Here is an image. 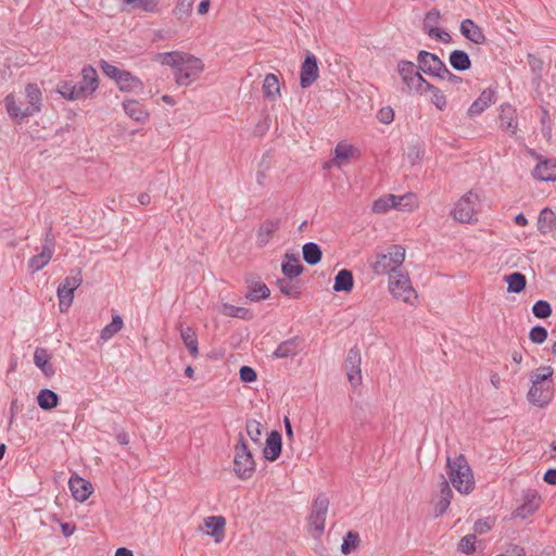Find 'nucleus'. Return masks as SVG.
<instances>
[{"label":"nucleus","instance_id":"nucleus-1","mask_svg":"<svg viewBox=\"0 0 556 556\" xmlns=\"http://www.w3.org/2000/svg\"><path fill=\"white\" fill-rule=\"evenodd\" d=\"M446 467L448 480L459 493L469 494L475 489L473 475L464 455L447 457Z\"/></svg>","mask_w":556,"mask_h":556},{"label":"nucleus","instance_id":"nucleus-2","mask_svg":"<svg viewBox=\"0 0 556 556\" xmlns=\"http://www.w3.org/2000/svg\"><path fill=\"white\" fill-rule=\"evenodd\" d=\"M405 260V249L402 245H393L388 253H378L371 263L374 273L380 275H395Z\"/></svg>","mask_w":556,"mask_h":556},{"label":"nucleus","instance_id":"nucleus-3","mask_svg":"<svg viewBox=\"0 0 556 556\" xmlns=\"http://www.w3.org/2000/svg\"><path fill=\"white\" fill-rule=\"evenodd\" d=\"M233 470L240 479H249L255 471V462L241 433L235 446Z\"/></svg>","mask_w":556,"mask_h":556},{"label":"nucleus","instance_id":"nucleus-4","mask_svg":"<svg viewBox=\"0 0 556 556\" xmlns=\"http://www.w3.org/2000/svg\"><path fill=\"white\" fill-rule=\"evenodd\" d=\"M202 71V61L186 53L175 71L176 83L180 86H188L199 77Z\"/></svg>","mask_w":556,"mask_h":556},{"label":"nucleus","instance_id":"nucleus-5","mask_svg":"<svg viewBox=\"0 0 556 556\" xmlns=\"http://www.w3.org/2000/svg\"><path fill=\"white\" fill-rule=\"evenodd\" d=\"M397 73L409 91L424 93L427 80L421 76L419 65L416 66L410 61L402 60L397 64Z\"/></svg>","mask_w":556,"mask_h":556},{"label":"nucleus","instance_id":"nucleus-6","mask_svg":"<svg viewBox=\"0 0 556 556\" xmlns=\"http://www.w3.org/2000/svg\"><path fill=\"white\" fill-rule=\"evenodd\" d=\"M389 290L396 300L413 304L417 293L407 274L396 273L389 276Z\"/></svg>","mask_w":556,"mask_h":556},{"label":"nucleus","instance_id":"nucleus-7","mask_svg":"<svg viewBox=\"0 0 556 556\" xmlns=\"http://www.w3.org/2000/svg\"><path fill=\"white\" fill-rule=\"evenodd\" d=\"M55 249V238L52 233V228L49 227L45 235V240L42 244V250L40 253L34 255L29 262L28 266L33 273H36L42 269L52 258Z\"/></svg>","mask_w":556,"mask_h":556},{"label":"nucleus","instance_id":"nucleus-8","mask_svg":"<svg viewBox=\"0 0 556 556\" xmlns=\"http://www.w3.org/2000/svg\"><path fill=\"white\" fill-rule=\"evenodd\" d=\"M329 500L325 494H319L313 505L308 517L309 526L320 535L325 530V520L328 513Z\"/></svg>","mask_w":556,"mask_h":556},{"label":"nucleus","instance_id":"nucleus-9","mask_svg":"<svg viewBox=\"0 0 556 556\" xmlns=\"http://www.w3.org/2000/svg\"><path fill=\"white\" fill-rule=\"evenodd\" d=\"M417 61L419 70L428 75L439 77L441 73H445V63L434 53L421 50L418 53Z\"/></svg>","mask_w":556,"mask_h":556},{"label":"nucleus","instance_id":"nucleus-10","mask_svg":"<svg viewBox=\"0 0 556 556\" xmlns=\"http://www.w3.org/2000/svg\"><path fill=\"white\" fill-rule=\"evenodd\" d=\"M554 396V388H553V381H548L543 384H532L528 394L527 399L528 401L538 406V407H545L547 406Z\"/></svg>","mask_w":556,"mask_h":556},{"label":"nucleus","instance_id":"nucleus-11","mask_svg":"<svg viewBox=\"0 0 556 556\" xmlns=\"http://www.w3.org/2000/svg\"><path fill=\"white\" fill-rule=\"evenodd\" d=\"M318 76L319 70L317 58L312 52H307L300 71L301 87L303 89L311 87L317 80Z\"/></svg>","mask_w":556,"mask_h":556},{"label":"nucleus","instance_id":"nucleus-12","mask_svg":"<svg viewBox=\"0 0 556 556\" xmlns=\"http://www.w3.org/2000/svg\"><path fill=\"white\" fill-rule=\"evenodd\" d=\"M361 361V351L357 348L350 349L344 362V367L346 370L348 380L354 388L362 382Z\"/></svg>","mask_w":556,"mask_h":556},{"label":"nucleus","instance_id":"nucleus-13","mask_svg":"<svg viewBox=\"0 0 556 556\" xmlns=\"http://www.w3.org/2000/svg\"><path fill=\"white\" fill-rule=\"evenodd\" d=\"M441 18L440 11L438 9H431L427 12L424 20V29L431 38H435L442 42H450L451 36L447 31L438 28L439 21Z\"/></svg>","mask_w":556,"mask_h":556},{"label":"nucleus","instance_id":"nucleus-14","mask_svg":"<svg viewBox=\"0 0 556 556\" xmlns=\"http://www.w3.org/2000/svg\"><path fill=\"white\" fill-rule=\"evenodd\" d=\"M477 199L472 192L465 194L455 205L453 210V216L455 220L460 223H470L475 215V202L472 199Z\"/></svg>","mask_w":556,"mask_h":556},{"label":"nucleus","instance_id":"nucleus-15","mask_svg":"<svg viewBox=\"0 0 556 556\" xmlns=\"http://www.w3.org/2000/svg\"><path fill=\"white\" fill-rule=\"evenodd\" d=\"M532 176L540 181H556V161L539 157V163L532 170Z\"/></svg>","mask_w":556,"mask_h":556},{"label":"nucleus","instance_id":"nucleus-16","mask_svg":"<svg viewBox=\"0 0 556 556\" xmlns=\"http://www.w3.org/2000/svg\"><path fill=\"white\" fill-rule=\"evenodd\" d=\"M68 486L73 497L79 502H85L92 493L91 483L79 476L71 477Z\"/></svg>","mask_w":556,"mask_h":556},{"label":"nucleus","instance_id":"nucleus-17","mask_svg":"<svg viewBox=\"0 0 556 556\" xmlns=\"http://www.w3.org/2000/svg\"><path fill=\"white\" fill-rule=\"evenodd\" d=\"M28 106L23 110V116H31L40 111L41 91L36 84H28L25 88Z\"/></svg>","mask_w":556,"mask_h":556},{"label":"nucleus","instance_id":"nucleus-18","mask_svg":"<svg viewBox=\"0 0 556 556\" xmlns=\"http://www.w3.org/2000/svg\"><path fill=\"white\" fill-rule=\"evenodd\" d=\"M459 30L466 39L476 45H482L486 40L482 29L470 18H466L460 23Z\"/></svg>","mask_w":556,"mask_h":556},{"label":"nucleus","instance_id":"nucleus-19","mask_svg":"<svg viewBox=\"0 0 556 556\" xmlns=\"http://www.w3.org/2000/svg\"><path fill=\"white\" fill-rule=\"evenodd\" d=\"M540 503V495L533 490H528L523 496V504L516 510V516L523 519L529 517L539 508Z\"/></svg>","mask_w":556,"mask_h":556},{"label":"nucleus","instance_id":"nucleus-20","mask_svg":"<svg viewBox=\"0 0 556 556\" xmlns=\"http://www.w3.org/2000/svg\"><path fill=\"white\" fill-rule=\"evenodd\" d=\"M281 447H282L281 434L276 430L271 431L266 439V446L263 452L264 457L270 462L276 460L280 456Z\"/></svg>","mask_w":556,"mask_h":556},{"label":"nucleus","instance_id":"nucleus-21","mask_svg":"<svg viewBox=\"0 0 556 556\" xmlns=\"http://www.w3.org/2000/svg\"><path fill=\"white\" fill-rule=\"evenodd\" d=\"M494 96L495 92L491 89L483 90L478 99H476L468 109V115L470 117L480 115L482 112L485 111L486 108L491 105V103L494 102Z\"/></svg>","mask_w":556,"mask_h":556},{"label":"nucleus","instance_id":"nucleus-22","mask_svg":"<svg viewBox=\"0 0 556 556\" xmlns=\"http://www.w3.org/2000/svg\"><path fill=\"white\" fill-rule=\"evenodd\" d=\"M281 270L286 278L294 279L303 273L304 266L300 263L298 255L286 253Z\"/></svg>","mask_w":556,"mask_h":556},{"label":"nucleus","instance_id":"nucleus-23","mask_svg":"<svg viewBox=\"0 0 556 556\" xmlns=\"http://www.w3.org/2000/svg\"><path fill=\"white\" fill-rule=\"evenodd\" d=\"M279 226V218L264 220L257 230V244L260 247L266 245L273 238V235L278 230Z\"/></svg>","mask_w":556,"mask_h":556},{"label":"nucleus","instance_id":"nucleus-24","mask_svg":"<svg viewBox=\"0 0 556 556\" xmlns=\"http://www.w3.org/2000/svg\"><path fill=\"white\" fill-rule=\"evenodd\" d=\"M500 127L503 130L515 134L518 123L516 121V110L510 104H502L500 112Z\"/></svg>","mask_w":556,"mask_h":556},{"label":"nucleus","instance_id":"nucleus-25","mask_svg":"<svg viewBox=\"0 0 556 556\" xmlns=\"http://www.w3.org/2000/svg\"><path fill=\"white\" fill-rule=\"evenodd\" d=\"M301 340L298 337L282 341L273 353L275 358H288L295 356L300 351Z\"/></svg>","mask_w":556,"mask_h":556},{"label":"nucleus","instance_id":"nucleus-26","mask_svg":"<svg viewBox=\"0 0 556 556\" xmlns=\"http://www.w3.org/2000/svg\"><path fill=\"white\" fill-rule=\"evenodd\" d=\"M556 227V214L548 207L543 208L538 217V230L541 235L554 231Z\"/></svg>","mask_w":556,"mask_h":556},{"label":"nucleus","instance_id":"nucleus-27","mask_svg":"<svg viewBox=\"0 0 556 556\" xmlns=\"http://www.w3.org/2000/svg\"><path fill=\"white\" fill-rule=\"evenodd\" d=\"M51 355L48 353L46 349L37 348L34 353V363L35 365L41 369V371L47 376L51 377L55 374L54 367L50 363Z\"/></svg>","mask_w":556,"mask_h":556},{"label":"nucleus","instance_id":"nucleus-28","mask_svg":"<svg viewBox=\"0 0 556 556\" xmlns=\"http://www.w3.org/2000/svg\"><path fill=\"white\" fill-rule=\"evenodd\" d=\"M205 527L210 529L207 534L215 538V542H220L224 538L226 520L223 516H211L205 520Z\"/></svg>","mask_w":556,"mask_h":556},{"label":"nucleus","instance_id":"nucleus-29","mask_svg":"<svg viewBox=\"0 0 556 556\" xmlns=\"http://www.w3.org/2000/svg\"><path fill=\"white\" fill-rule=\"evenodd\" d=\"M125 113L138 123H144L149 114L143 106L136 100H126L123 102Z\"/></svg>","mask_w":556,"mask_h":556},{"label":"nucleus","instance_id":"nucleus-30","mask_svg":"<svg viewBox=\"0 0 556 556\" xmlns=\"http://www.w3.org/2000/svg\"><path fill=\"white\" fill-rule=\"evenodd\" d=\"M354 287V279L352 271L349 269H341L334 277L333 290L336 292H350Z\"/></svg>","mask_w":556,"mask_h":556},{"label":"nucleus","instance_id":"nucleus-31","mask_svg":"<svg viewBox=\"0 0 556 556\" xmlns=\"http://www.w3.org/2000/svg\"><path fill=\"white\" fill-rule=\"evenodd\" d=\"M59 395L50 389H42L37 395V403L43 410H50L56 407L59 405Z\"/></svg>","mask_w":556,"mask_h":556},{"label":"nucleus","instance_id":"nucleus-32","mask_svg":"<svg viewBox=\"0 0 556 556\" xmlns=\"http://www.w3.org/2000/svg\"><path fill=\"white\" fill-rule=\"evenodd\" d=\"M451 66L459 72H464L470 68L471 61L467 52L464 50H454L450 53L448 58Z\"/></svg>","mask_w":556,"mask_h":556},{"label":"nucleus","instance_id":"nucleus-33","mask_svg":"<svg viewBox=\"0 0 556 556\" xmlns=\"http://www.w3.org/2000/svg\"><path fill=\"white\" fill-rule=\"evenodd\" d=\"M303 260L308 265H316L320 262L323 252L320 247L315 242H307L302 248Z\"/></svg>","mask_w":556,"mask_h":556},{"label":"nucleus","instance_id":"nucleus-34","mask_svg":"<svg viewBox=\"0 0 556 556\" xmlns=\"http://www.w3.org/2000/svg\"><path fill=\"white\" fill-rule=\"evenodd\" d=\"M79 84L91 94L98 88V74L92 66H85L81 70Z\"/></svg>","mask_w":556,"mask_h":556},{"label":"nucleus","instance_id":"nucleus-35","mask_svg":"<svg viewBox=\"0 0 556 556\" xmlns=\"http://www.w3.org/2000/svg\"><path fill=\"white\" fill-rule=\"evenodd\" d=\"M180 337H181L184 344L188 349L190 355L193 357H197L199 354V349H198V339H197V334H195L194 330L190 327L181 328Z\"/></svg>","mask_w":556,"mask_h":556},{"label":"nucleus","instance_id":"nucleus-36","mask_svg":"<svg viewBox=\"0 0 556 556\" xmlns=\"http://www.w3.org/2000/svg\"><path fill=\"white\" fill-rule=\"evenodd\" d=\"M505 280L508 285L507 291L510 293H520L527 285L526 276L519 271L507 275Z\"/></svg>","mask_w":556,"mask_h":556},{"label":"nucleus","instance_id":"nucleus-37","mask_svg":"<svg viewBox=\"0 0 556 556\" xmlns=\"http://www.w3.org/2000/svg\"><path fill=\"white\" fill-rule=\"evenodd\" d=\"M425 92H431V103L435 105L437 109L443 111L446 108V97L438 87L426 81L424 86V93Z\"/></svg>","mask_w":556,"mask_h":556},{"label":"nucleus","instance_id":"nucleus-38","mask_svg":"<svg viewBox=\"0 0 556 556\" xmlns=\"http://www.w3.org/2000/svg\"><path fill=\"white\" fill-rule=\"evenodd\" d=\"M263 92L266 98L276 99L280 93V86L275 74H267L263 84Z\"/></svg>","mask_w":556,"mask_h":556},{"label":"nucleus","instance_id":"nucleus-39","mask_svg":"<svg viewBox=\"0 0 556 556\" xmlns=\"http://www.w3.org/2000/svg\"><path fill=\"white\" fill-rule=\"evenodd\" d=\"M220 313L225 316L237 317L240 319H251L252 318V314L248 308L241 307V306H235V305L228 304V303L223 304V306L220 308Z\"/></svg>","mask_w":556,"mask_h":556},{"label":"nucleus","instance_id":"nucleus-40","mask_svg":"<svg viewBox=\"0 0 556 556\" xmlns=\"http://www.w3.org/2000/svg\"><path fill=\"white\" fill-rule=\"evenodd\" d=\"M123 318L119 315H113L112 321L101 330V339L104 341L113 338L123 328Z\"/></svg>","mask_w":556,"mask_h":556},{"label":"nucleus","instance_id":"nucleus-41","mask_svg":"<svg viewBox=\"0 0 556 556\" xmlns=\"http://www.w3.org/2000/svg\"><path fill=\"white\" fill-rule=\"evenodd\" d=\"M116 84L122 91H130L141 86V81L126 71L122 72Z\"/></svg>","mask_w":556,"mask_h":556},{"label":"nucleus","instance_id":"nucleus-42","mask_svg":"<svg viewBox=\"0 0 556 556\" xmlns=\"http://www.w3.org/2000/svg\"><path fill=\"white\" fill-rule=\"evenodd\" d=\"M186 53L172 51V52H163L157 54V61H160L163 65H168L174 67L176 71L181 63V60Z\"/></svg>","mask_w":556,"mask_h":556},{"label":"nucleus","instance_id":"nucleus-43","mask_svg":"<svg viewBox=\"0 0 556 556\" xmlns=\"http://www.w3.org/2000/svg\"><path fill=\"white\" fill-rule=\"evenodd\" d=\"M396 195L388 194L377 199L372 204V212L382 214L388 212L390 208H394Z\"/></svg>","mask_w":556,"mask_h":556},{"label":"nucleus","instance_id":"nucleus-44","mask_svg":"<svg viewBox=\"0 0 556 556\" xmlns=\"http://www.w3.org/2000/svg\"><path fill=\"white\" fill-rule=\"evenodd\" d=\"M270 291L268 287L263 282H256L245 294V296L252 302H258L269 296Z\"/></svg>","mask_w":556,"mask_h":556},{"label":"nucleus","instance_id":"nucleus-45","mask_svg":"<svg viewBox=\"0 0 556 556\" xmlns=\"http://www.w3.org/2000/svg\"><path fill=\"white\" fill-rule=\"evenodd\" d=\"M59 308L62 313L67 312L73 303L74 290H67L64 287H58Z\"/></svg>","mask_w":556,"mask_h":556},{"label":"nucleus","instance_id":"nucleus-46","mask_svg":"<svg viewBox=\"0 0 556 556\" xmlns=\"http://www.w3.org/2000/svg\"><path fill=\"white\" fill-rule=\"evenodd\" d=\"M293 279L282 278L277 280V286L280 292L291 298H299L301 294L296 283L292 282Z\"/></svg>","mask_w":556,"mask_h":556},{"label":"nucleus","instance_id":"nucleus-47","mask_svg":"<svg viewBox=\"0 0 556 556\" xmlns=\"http://www.w3.org/2000/svg\"><path fill=\"white\" fill-rule=\"evenodd\" d=\"M359 543V535L357 532L349 531L343 539V543L341 545V552L344 555H349L353 551L356 549L357 545Z\"/></svg>","mask_w":556,"mask_h":556},{"label":"nucleus","instance_id":"nucleus-48","mask_svg":"<svg viewBox=\"0 0 556 556\" xmlns=\"http://www.w3.org/2000/svg\"><path fill=\"white\" fill-rule=\"evenodd\" d=\"M532 313L536 318H547L552 314L551 304L544 300H539L533 304Z\"/></svg>","mask_w":556,"mask_h":556},{"label":"nucleus","instance_id":"nucleus-49","mask_svg":"<svg viewBox=\"0 0 556 556\" xmlns=\"http://www.w3.org/2000/svg\"><path fill=\"white\" fill-rule=\"evenodd\" d=\"M415 205V195L406 193L404 195H396L394 208L400 211H410Z\"/></svg>","mask_w":556,"mask_h":556},{"label":"nucleus","instance_id":"nucleus-50","mask_svg":"<svg viewBox=\"0 0 556 556\" xmlns=\"http://www.w3.org/2000/svg\"><path fill=\"white\" fill-rule=\"evenodd\" d=\"M4 101H5L8 114L12 118H20V121H23L24 118L27 117V116H23V110H21L15 104L14 97L12 94L7 96Z\"/></svg>","mask_w":556,"mask_h":556},{"label":"nucleus","instance_id":"nucleus-51","mask_svg":"<svg viewBox=\"0 0 556 556\" xmlns=\"http://www.w3.org/2000/svg\"><path fill=\"white\" fill-rule=\"evenodd\" d=\"M81 270L77 269L75 275L67 276L60 286L66 288L67 290L75 291L81 285Z\"/></svg>","mask_w":556,"mask_h":556},{"label":"nucleus","instance_id":"nucleus-52","mask_svg":"<svg viewBox=\"0 0 556 556\" xmlns=\"http://www.w3.org/2000/svg\"><path fill=\"white\" fill-rule=\"evenodd\" d=\"M245 428L248 435L251 438V440L254 442H258L262 435V424L254 419L248 420Z\"/></svg>","mask_w":556,"mask_h":556},{"label":"nucleus","instance_id":"nucleus-53","mask_svg":"<svg viewBox=\"0 0 556 556\" xmlns=\"http://www.w3.org/2000/svg\"><path fill=\"white\" fill-rule=\"evenodd\" d=\"M530 340L535 344H542L547 339V330L542 326H534L529 333Z\"/></svg>","mask_w":556,"mask_h":556},{"label":"nucleus","instance_id":"nucleus-54","mask_svg":"<svg viewBox=\"0 0 556 556\" xmlns=\"http://www.w3.org/2000/svg\"><path fill=\"white\" fill-rule=\"evenodd\" d=\"M475 544H476V535L467 534L460 539L458 548L460 552H463L465 554H471L472 552H475Z\"/></svg>","mask_w":556,"mask_h":556},{"label":"nucleus","instance_id":"nucleus-55","mask_svg":"<svg viewBox=\"0 0 556 556\" xmlns=\"http://www.w3.org/2000/svg\"><path fill=\"white\" fill-rule=\"evenodd\" d=\"M74 84L71 81H63L58 85V92L67 100H77V94H74Z\"/></svg>","mask_w":556,"mask_h":556},{"label":"nucleus","instance_id":"nucleus-56","mask_svg":"<svg viewBox=\"0 0 556 556\" xmlns=\"http://www.w3.org/2000/svg\"><path fill=\"white\" fill-rule=\"evenodd\" d=\"M528 63L530 65L531 72L535 76L536 79L541 78L542 70H543V61L539 59L536 55L529 53L528 54Z\"/></svg>","mask_w":556,"mask_h":556},{"label":"nucleus","instance_id":"nucleus-57","mask_svg":"<svg viewBox=\"0 0 556 556\" xmlns=\"http://www.w3.org/2000/svg\"><path fill=\"white\" fill-rule=\"evenodd\" d=\"M192 0H179L176 8H175V14L182 18L184 16H189L192 11Z\"/></svg>","mask_w":556,"mask_h":556},{"label":"nucleus","instance_id":"nucleus-58","mask_svg":"<svg viewBox=\"0 0 556 556\" xmlns=\"http://www.w3.org/2000/svg\"><path fill=\"white\" fill-rule=\"evenodd\" d=\"M541 370L542 372L535 374L534 377L532 378V384L539 386L552 381L551 378L553 376V368L547 366L541 368Z\"/></svg>","mask_w":556,"mask_h":556},{"label":"nucleus","instance_id":"nucleus-59","mask_svg":"<svg viewBox=\"0 0 556 556\" xmlns=\"http://www.w3.org/2000/svg\"><path fill=\"white\" fill-rule=\"evenodd\" d=\"M101 68L108 77L114 79L116 83L118 80V76H121L123 72L122 70L108 63L106 61H101Z\"/></svg>","mask_w":556,"mask_h":556},{"label":"nucleus","instance_id":"nucleus-60","mask_svg":"<svg viewBox=\"0 0 556 556\" xmlns=\"http://www.w3.org/2000/svg\"><path fill=\"white\" fill-rule=\"evenodd\" d=\"M240 379L243 382H254L257 379L255 369L250 366H242L239 370Z\"/></svg>","mask_w":556,"mask_h":556},{"label":"nucleus","instance_id":"nucleus-61","mask_svg":"<svg viewBox=\"0 0 556 556\" xmlns=\"http://www.w3.org/2000/svg\"><path fill=\"white\" fill-rule=\"evenodd\" d=\"M377 118L383 124H390L394 118V111L391 106H384L377 113Z\"/></svg>","mask_w":556,"mask_h":556},{"label":"nucleus","instance_id":"nucleus-62","mask_svg":"<svg viewBox=\"0 0 556 556\" xmlns=\"http://www.w3.org/2000/svg\"><path fill=\"white\" fill-rule=\"evenodd\" d=\"M352 154V147L339 143L337 144L334 149V156L337 160L345 161L348 160Z\"/></svg>","mask_w":556,"mask_h":556},{"label":"nucleus","instance_id":"nucleus-63","mask_svg":"<svg viewBox=\"0 0 556 556\" xmlns=\"http://www.w3.org/2000/svg\"><path fill=\"white\" fill-rule=\"evenodd\" d=\"M448 506H450V500L439 498V501L434 505L435 516L438 517V516L443 515L447 510Z\"/></svg>","mask_w":556,"mask_h":556},{"label":"nucleus","instance_id":"nucleus-64","mask_svg":"<svg viewBox=\"0 0 556 556\" xmlns=\"http://www.w3.org/2000/svg\"><path fill=\"white\" fill-rule=\"evenodd\" d=\"M543 480L549 485H556V468L547 469L543 476Z\"/></svg>","mask_w":556,"mask_h":556}]
</instances>
